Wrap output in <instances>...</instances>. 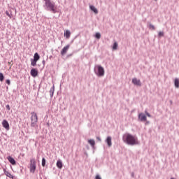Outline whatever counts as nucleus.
<instances>
[{
    "label": "nucleus",
    "mask_w": 179,
    "mask_h": 179,
    "mask_svg": "<svg viewBox=\"0 0 179 179\" xmlns=\"http://www.w3.org/2000/svg\"><path fill=\"white\" fill-rule=\"evenodd\" d=\"M122 140L125 143H127V145H138V138L129 134H124Z\"/></svg>",
    "instance_id": "obj_1"
},
{
    "label": "nucleus",
    "mask_w": 179,
    "mask_h": 179,
    "mask_svg": "<svg viewBox=\"0 0 179 179\" xmlns=\"http://www.w3.org/2000/svg\"><path fill=\"white\" fill-rule=\"evenodd\" d=\"M45 3L43 5L45 10H49L52 13H57V8H55V3L52 2L51 0H44Z\"/></svg>",
    "instance_id": "obj_2"
},
{
    "label": "nucleus",
    "mask_w": 179,
    "mask_h": 179,
    "mask_svg": "<svg viewBox=\"0 0 179 179\" xmlns=\"http://www.w3.org/2000/svg\"><path fill=\"white\" fill-rule=\"evenodd\" d=\"M31 126L32 127H36V125L38 121V117H37V113L32 112L31 117Z\"/></svg>",
    "instance_id": "obj_3"
},
{
    "label": "nucleus",
    "mask_w": 179,
    "mask_h": 179,
    "mask_svg": "<svg viewBox=\"0 0 179 179\" xmlns=\"http://www.w3.org/2000/svg\"><path fill=\"white\" fill-rule=\"evenodd\" d=\"M96 70V74L97 76L101 77L104 76V68L100 65H96L95 66V71Z\"/></svg>",
    "instance_id": "obj_4"
},
{
    "label": "nucleus",
    "mask_w": 179,
    "mask_h": 179,
    "mask_svg": "<svg viewBox=\"0 0 179 179\" xmlns=\"http://www.w3.org/2000/svg\"><path fill=\"white\" fill-rule=\"evenodd\" d=\"M36 169H37V164L36 163V160L31 159L30 164H29L30 173H34L36 171Z\"/></svg>",
    "instance_id": "obj_5"
},
{
    "label": "nucleus",
    "mask_w": 179,
    "mask_h": 179,
    "mask_svg": "<svg viewBox=\"0 0 179 179\" xmlns=\"http://www.w3.org/2000/svg\"><path fill=\"white\" fill-rule=\"evenodd\" d=\"M2 127H3L5 129H6V131H9V129H10V127L9 126V122L6 120H3Z\"/></svg>",
    "instance_id": "obj_6"
},
{
    "label": "nucleus",
    "mask_w": 179,
    "mask_h": 179,
    "mask_svg": "<svg viewBox=\"0 0 179 179\" xmlns=\"http://www.w3.org/2000/svg\"><path fill=\"white\" fill-rule=\"evenodd\" d=\"M31 76H32L33 78H36L38 76V70L37 69H31L30 71Z\"/></svg>",
    "instance_id": "obj_7"
},
{
    "label": "nucleus",
    "mask_w": 179,
    "mask_h": 179,
    "mask_svg": "<svg viewBox=\"0 0 179 179\" xmlns=\"http://www.w3.org/2000/svg\"><path fill=\"white\" fill-rule=\"evenodd\" d=\"M132 84L135 85L136 86H142V83H141V80H138L136 78L132 79Z\"/></svg>",
    "instance_id": "obj_8"
},
{
    "label": "nucleus",
    "mask_w": 179,
    "mask_h": 179,
    "mask_svg": "<svg viewBox=\"0 0 179 179\" xmlns=\"http://www.w3.org/2000/svg\"><path fill=\"white\" fill-rule=\"evenodd\" d=\"M7 160L12 164L13 166L16 165V161L15 159L10 156L7 157Z\"/></svg>",
    "instance_id": "obj_9"
},
{
    "label": "nucleus",
    "mask_w": 179,
    "mask_h": 179,
    "mask_svg": "<svg viewBox=\"0 0 179 179\" xmlns=\"http://www.w3.org/2000/svg\"><path fill=\"white\" fill-rule=\"evenodd\" d=\"M138 118L141 121H147L148 118L146 117V115L143 113H140L138 115Z\"/></svg>",
    "instance_id": "obj_10"
},
{
    "label": "nucleus",
    "mask_w": 179,
    "mask_h": 179,
    "mask_svg": "<svg viewBox=\"0 0 179 179\" xmlns=\"http://www.w3.org/2000/svg\"><path fill=\"white\" fill-rule=\"evenodd\" d=\"M68 51V45H66L61 51V55L62 57H64V55H65V54H66Z\"/></svg>",
    "instance_id": "obj_11"
},
{
    "label": "nucleus",
    "mask_w": 179,
    "mask_h": 179,
    "mask_svg": "<svg viewBox=\"0 0 179 179\" xmlns=\"http://www.w3.org/2000/svg\"><path fill=\"white\" fill-rule=\"evenodd\" d=\"M56 166L58 169H62V161L61 159H58Z\"/></svg>",
    "instance_id": "obj_12"
},
{
    "label": "nucleus",
    "mask_w": 179,
    "mask_h": 179,
    "mask_svg": "<svg viewBox=\"0 0 179 179\" xmlns=\"http://www.w3.org/2000/svg\"><path fill=\"white\" fill-rule=\"evenodd\" d=\"M90 9H91V10H92V12H94V13H95L96 15L99 13V10H97V8H96L94 6H90Z\"/></svg>",
    "instance_id": "obj_13"
},
{
    "label": "nucleus",
    "mask_w": 179,
    "mask_h": 179,
    "mask_svg": "<svg viewBox=\"0 0 179 179\" xmlns=\"http://www.w3.org/2000/svg\"><path fill=\"white\" fill-rule=\"evenodd\" d=\"M174 85H175V87H176V89L179 88V79L178 78H175Z\"/></svg>",
    "instance_id": "obj_14"
},
{
    "label": "nucleus",
    "mask_w": 179,
    "mask_h": 179,
    "mask_svg": "<svg viewBox=\"0 0 179 179\" xmlns=\"http://www.w3.org/2000/svg\"><path fill=\"white\" fill-rule=\"evenodd\" d=\"M55 87L53 85L52 87L50 90V97H53L54 96V92H55Z\"/></svg>",
    "instance_id": "obj_15"
},
{
    "label": "nucleus",
    "mask_w": 179,
    "mask_h": 179,
    "mask_svg": "<svg viewBox=\"0 0 179 179\" xmlns=\"http://www.w3.org/2000/svg\"><path fill=\"white\" fill-rule=\"evenodd\" d=\"M88 143H90L92 148H94V145H96V142L93 139L88 140Z\"/></svg>",
    "instance_id": "obj_16"
},
{
    "label": "nucleus",
    "mask_w": 179,
    "mask_h": 179,
    "mask_svg": "<svg viewBox=\"0 0 179 179\" xmlns=\"http://www.w3.org/2000/svg\"><path fill=\"white\" fill-rule=\"evenodd\" d=\"M34 59H35V61H38L40 59V55H38V52H36L34 55Z\"/></svg>",
    "instance_id": "obj_17"
},
{
    "label": "nucleus",
    "mask_w": 179,
    "mask_h": 179,
    "mask_svg": "<svg viewBox=\"0 0 179 179\" xmlns=\"http://www.w3.org/2000/svg\"><path fill=\"white\" fill-rule=\"evenodd\" d=\"M31 66H36V65H37V60L31 59Z\"/></svg>",
    "instance_id": "obj_18"
},
{
    "label": "nucleus",
    "mask_w": 179,
    "mask_h": 179,
    "mask_svg": "<svg viewBox=\"0 0 179 179\" xmlns=\"http://www.w3.org/2000/svg\"><path fill=\"white\" fill-rule=\"evenodd\" d=\"M106 143H107V144H108V145L109 147L111 146L112 143H111V137H110V136L107 137V138H106Z\"/></svg>",
    "instance_id": "obj_19"
},
{
    "label": "nucleus",
    "mask_w": 179,
    "mask_h": 179,
    "mask_svg": "<svg viewBox=\"0 0 179 179\" xmlns=\"http://www.w3.org/2000/svg\"><path fill=\"white\" fill-rule=\"evenodd\" d=\"M5 175L6 176V177H8L9 178H12V179L15 178V176L10 174L9 171L6 172Z\"/></svg>",
    "instance_id": "obj_20"
},
{
    "label": "nucleus",
    "mask_w": 179,
    "mask_h": 179,
    "mask_svg": "<svg viewBox=\"0 0 179 179\" xmlns=\"http://www.w3.org/2000/svg\"><path fill=\"white\" fill-rule=\"evenodd\" d=\"M5 80V76H3V73H0V82H3Z\"/></svg>",
    "instance_id": "obj_21"
},
{
    "label": "nucleus",
    "mask_w": 179,
    "mask_h": 179,
    "mask_svg": "<svg viewBox=\"0 0 179 179\" xmlns=\"http://www.w3.org/2000/svg\"><path fill=\"white\" fill-rule=\"evenodd\" d=\"M45 163H46L45 158L43 157L42 158V167H45Z\"/></svg>",
    "instance_id": "obj_22"
},
{
    "label": "nucleus",
    "mask_w": 179,
    "mask_h": 179,
    "mask_svg": "<svg viewBox=\"0 0 179 179\" xmlns=\"http://www.w3.org/2000/svg\"><path fill=\"white\" fill-rule=\"evenodd\" d=\"M118 48V43L117 42H115L113 46V50H117Z\"/></svg>",
    "instance_id": "obj_23"
},
{
    "label": "nucleus",
    "mask_w": 179,
    "mask_h": 179,
    "mask_svg": "<svg viewBox=\"0 0 179 179\" xmlns=\"http://www.w3.org/2000/svg\"><path fill=\"white\" fill-rule=\"evenodd\" d=\"M95 37L96 38H97L98 40L101 38V34H100V33L97 32L96 34H95Z\"/></svg>",
    "instance_id": "obj_24"
},
{
    "label": "nucleus",
    "mask_w": 179,
    "mask_h": 179,
    "mask_svg": "<svg viewBox=\"0 0 179 179\" xmlns=\"http://www.w3.org/2000/svg\"><path fill=\"white\" fill-rule=\"evenodd\" d=\"M149 29H150V30H155L156 29V28L154 27V25L153 24H149Z\"/></svg>",
    "instance_id": "obj_25"
},
{
    "label": "nucleus",
    "mask_w": 179,
    "mask_h": 179,
    "mask_svg": "<svg viewBox=\"0 0 179 179\" xmlns=\"http://www.w3.org/2000/svg\"><path fill=\"white\" fill-rule=\"evenodd\" d=\"M6 15L7 16H8V17H10V19H12V14H10L8 10L6 11Z\"/></svg>",
    "instance_id": "obj_26"
},
{
    "label": "nucleus",
    "mask_w": 179,
    "mask_h": 179,
    "mask_svg": "<svg viewBox=\"0 0 179 179\" xmlns=\"http://www.w3.org/2000/svg\"><path fill=\"white\" fill-rule=\"evenodd\" d=\"M158 36L159 37H163V36H164V33L163 31H159Z\"/></svg>",
    "instance_id": "obj_27"
},
{
    "label": "nucleus",
    "mask_w": 179,
    "mask_h": 179,
    "mask_svg": "<svg viewBox=\"0 0 179 179\" xmlns=\"http://www.w3.org/2000/svg\"><path fill=\"white\" fill-rule=\"evenodd\" d=\"M68 29H66V31H64V37H66V38H68Z\"/></svg>",
    "instance_id": "obj_28"
},
{
    "label": "nucleus",
    "mask_w": 179,
    "mask_h": 179,
    "mask_svg": "<svg viewBox=\"0 0 179 179\" xmlns=\"http://www.w3.org/2000/svg\"><path fill=\"white\" fill-rule=\"evenodd\" d=\"M6 83L7 85H8V86H10V80L7 79V80H6Z\"/></svg>",
    "instance_id": "obj_29"
},
{
    "label": "nucleus",
    "mask_w": 179,
    "mask_h": 179,
    "mask_svg": "<svg viewBox=\"0 0 179 179\" xmlns=\"http://www.w3.org/2000/svg\"><path fill=\"white\" fill-rule=\"evenodd\" d=\"M6 110H8V111L10 110V106H9V104L6 105Z\"/></svg>",
    "instance_id": "obj_30"
},
{
    "label": "nucleus",
    "mask_w": 179,
    "mask_h": 179,
    "mask_svg": "<svg viewBox=\"0 0 179 179\" xmlns=\"http://www.w3.org/2000/svg\"><path fill=\"white\" fill-rule=\"evenodd\" d=\"M145 114H146L147 117H151V115L149 114V113H148V111H145Z\"/></svg>",
    "instance_id": "obj_31"
},
{
    "label": "nucleus",
    "mask_w": 179,
    "mask_h": 179,
    "mask_svg": "<svg viewBox=\"0 0 179 179\" xmlns=\"http://www.w3.org/2000/svg\"><path fill=\"white\" fill-rule=\"evenodd\" d=\"M95 179H101V177H100L99 175H96Z\"/></svg>",
    "instance_id": "obj_32"
},
{
    "label": "nucleus",
    "mask_w": 179,
    "mask_h": 179,
    "mask_svg": "<svg viewBox=\"0 0 179 179\" xmlns=\"http://www.w3.org/2000/svg\"><path fill=\"white\" fill-rule=\"evenodd\" d=\"M3 170L4 174H6V173H8V171H6V169L5 168H3Z\"/></svg>",
    "instance_id": "obj_33"
},
{
    "label": "nucleus",
    "mask_w": 179,
    "mask_h": 179,
    "mask_svg": "<svg viewBox=\"0 0 179 179\" xmlns=\"http://www.w3.org/2000/svg\"><path fill=\"white\" fill-rule=\"evenodd\" d=\"M97 141H99V142L101 141V138L100 137H96Z\"/></svg>",
    "instance_id": "obj_34"
},
{
    "label": "nucleus",
    "mask_w": 179,
    "mask_h": 179,
    "mask_svg": "<svg viewBox=\"0 0 179 179\" xmlns=\"http://www.w3.org/2000/svg\"><path fill=\"white\" fill-rule=\"evenodd\" d=\"M42 64H43V65H45V60H43V61H42Z\"/></svg>",
    "instance_id": "obj_35"
},
{
    "label": "nucleus",
    "mask_w": 179,
    "mask_h": 179,
    "mask_svg": "<svg viewBox=\"0 0 179 179\" xmlns=\"http://www.w3.org/2000/svg\"><path fill=\"white\" fill-rule=\"evenodd\" d=\"M51 58H52V56H50V59H51Z\"/></svg>",
    "instance_id": "obj_36"
},
{
    "label": "nucleus",
    "mask_w": 179,
    "mask_h": 179,
    "mask_svg": "<svg viewBox=\"0 0 179 179\" xmlns=\"http://www.w3.org/2000/svg\"><path fill=\"white\" fill-rule=\"evenodd\" d=\"M69 34H69V33H68V36H69Z\"/></svg>",
    "instance_id": "obj_37"
},
{
    "label": "nucleus",
    "mask_w": 179,
    "mask_h": 179,
    "mask_svg": "<svg viewBox=\"0 0 179 179\" xmlns=\"http://www.w3.org/2000/svg\"><path fill=\"white\" fill-rule=\"evenodd\" d=\"M41 179H43V178H41Z\"/></svg>",
    "instance_id": "obj_38"
},
{
    "label": "nucleus",
    "mask_w": 179,
    "mask_h": 179,
    "mask_svg": "<svg viewBox=\"0 0 179 179\" xmlns=\"http://www.w3.org/2000/svg\"><path fill=\"white\" fill-rule=\"evenodd\" d=\"M155 1H157V0H155Z\"/></svg>",
    "instance_id": "obj_39"
}]
</instances>
